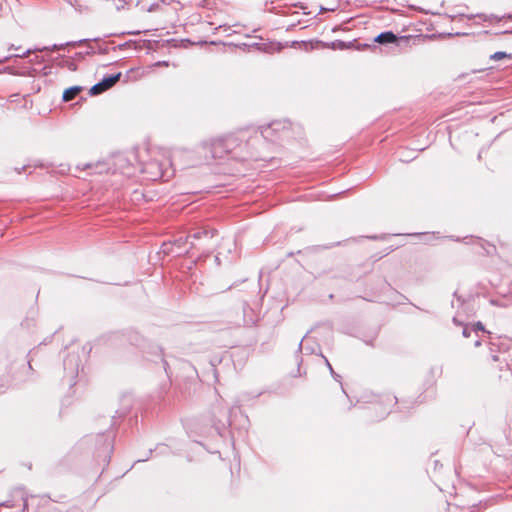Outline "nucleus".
<instances>
[{
	"label": "nucleus",
	"instance_id": "f257e3e1",
	"mask_svg": "<svg viewBox=\"0 0 512 512\" xmlns=\"http://www.w3.org/2000/svg\"><path fill=\"white\" fill-rule=\"evenodd\" d=\"M238 146V140L233 135L215 139L211 142V153L214 159L222 158Z\"/></svg>",
	"mask_w": 512,
	"mask_h": 512
},
{
	"label": "nucleus",
	"instance_id": "f03ea898",
	"mask_svg": "<svg viewBox=\"0 0 512 512\" xmlns=\"http://www.w3.org/2000/svg\"><path fill=\"white\" fill-rule=\"evenodd\" d=\"M120 76H121V73H117V74L105 77L102 81L98 82L97 84H95L94 86L91 87L90 94L97 95V94H100V93L110 89L120 79Z\"/></svg>",
	"mask_w": 512,
	"mask_h": 512
},
{
	"label": "nucleus",
	"instance_id": "7ed1b4c3",
	"mask_svg": "<svg viewBox=\"0 0 512 512\" xmlns=\"http://www.w3.org/2000/svg\"><path fill=\"white\" fill-rule=\"evenodd\" d=\"M143 172L148 173L150 180H158L165 176L162 167L156 161H150L144 165Z\"/></svg>",
	"mask_w": 512,
	"mask_h": 512
},
{
	"label": "nucleus",
	"instance_id": "20e7f679",
	"mask_svg": "<svg viewBox=\"0 0 512 512\" xmlns=\"http://www.w3.org/2000/svg\"><path fill=\"white\" fill-rule=\"evenodd\" d=\"M375 41L379 44H389V43H395L398 41L397 36L392 31H386L381 34H379Z\"/></svg>",
	"mask_w": 512,
	"mask_h": 512
},
{
	"label": "nucleus",
	"instance_id": "39448f33",
	"mask_svg": "<svg viewBox=\"0 0 512 512\" xmlns=\"http://www.w3.org/2000/svg\"><path fill=\"white\" fill-rule=\"evenodd\" d=\"M81 89L82 88L80 86H73L66 89L63 93V100L66 102L73 100L76 97V95L81 91Z\"/></svg>",
	"mask_w": 512,
	"mask_h": 512
},
{
	"label": "nucleus",
	"instance_id": "423d86ee",
	"mask_svg": "<svg viewBox=\"0 0 512 512\" xmlns=\"http://www.w3.org/2000/svg\"><path fill=\"white\" fill-rule=\"evenodd\" d=\"M34 51H37L36 48L33 49V50L32 49H28V50L24 51L22 54H14V55L5 56V57L0 59V64L7 62L12 57H20V58L28 57Z\"/></svg>",
	"mask_w": 512,
	"mask_h": 512
},
{
	"label": "nucleus",
	"instance_id": "0eeeda50",
	"mask_svg": "<svg viewBox=\"0 0 512 512\" xmlns=\"http://www.w3.org/2000/svg\"><path fill=\"white\" fill-rule=\"evenodd\" d=\"M512 58V55L509 54V53H506V52H502V51H498V52H495L494 54L490 55V60H493V61H499V60H502V59H511Z\"/></svg>",
	"mask_w": 512,
	"mask_h": 512
},
{
	"label": "nucleus",
	"instance_id": "6e6552de",
	"mask_svg": "<svg viewBox=\"0 0 512 512\" xmlns=\"http://www.w3.org/2000/svg\"><path fill=\"white\" fill-rule=\"evenodd\" d=\"M202 236H210V237H212L213 234L210 233L208 230L204 229V230L195 231L194 233L189 235V237H192L194 239H200Z\"/></svg>",
	"mask_w": 512,
	"mask_h": 512
},
{
	"label": "nucleus",
	"instance_id": "1a4fd4ad",
	"mask_svg": "<svg viewBox=\"0 0 512 512\" xmlns=\"http://www.w3.org/2000/svg\"><path fill=\"white\" fill-rule=\"evenodd\" d=\"M63 47H64V44H60V45L54 44L51 47L45 46L42 48H36V50H38V51H56V50L62 49Z\"/></svg>",
	"mask_w": 512,
	"mask_h": 512
},
{
	"label": "nucleus",
	"instance_id": "9d476101",
	"mask_svg": "<svg viewBox=\"0 0 512 512\" xmlns=\"http://www.w3.org/2000/svg\"><path fill=\"white\" fill-rule=\"evenodd\" d=\"M67 67L69 70L75 71L76 70V64L72 61L67 62Z\"/></svg>",
	"mask_w": 512,
	"mask_h": 512
},
{
	"label": "nucleus",
	"instance_id": "9b49d317",
	"mask_svg": "<svg viewBox=\"0 0 512 512\" xmlns=\"http://www.w3.org/2000/svg\"><path fill=\"white\" fill-rule=\"evenodd\" d=\"M326 363H327V366H328L330 372L333 374L334 371H333V368H332L331 364L328 362V360H326Z\"/></svg>",
	"mask_w": 512,
	"mask_h": 512
},
{
	"label": "nucleus",
	"instance_id": "f8f14e48",
	"mask_svg": "<svg viewBox=\"0 0 512 512\" xmlns=\"http://www.w3.org/2000/svg\"><path fill=\"white\" fill-rule=\"evenodd\" d=\"M326 363H327V366H328L330 372L333 374L334 371H333V368H332L331 364L328 362V360H326Z\"/></svg>",
	"mask_w": 512,
	"mask_h": 512
},
{
	"label": "nucleus",
	"instance_id": "ddd939ff",
	"mask_svg": "<svg viewBox=\"0 0 512 512\" xmlns=\"http://www.w3.org/2000/svg\"><path fill=\"white\" fill-rule=\"evenodd\" d=\"M268 130H269V128H266V129H264V130L262 131V134H263V136H264V137H267V134H266V133L268 132Z\"/></svg>",
	"mask_w": 512,
	"mask_h": 512
},
{
	"label": "nucleus",
	"instance_id": "4468645a",
	"mask_svg": "<svg viewBox=\"0 0 512 512\" xmlns=\"http://www.w3.org/2000/svg\"><path fill=\"white\" fill-rule=\"evenodd\" d=\"M157 65L167 66V65H168V63H167V62H165V61H163V62H158V63H157Z\"/></svg>",
	"mask_w": 512,
	"mask_h": 512
}]
</instances>
